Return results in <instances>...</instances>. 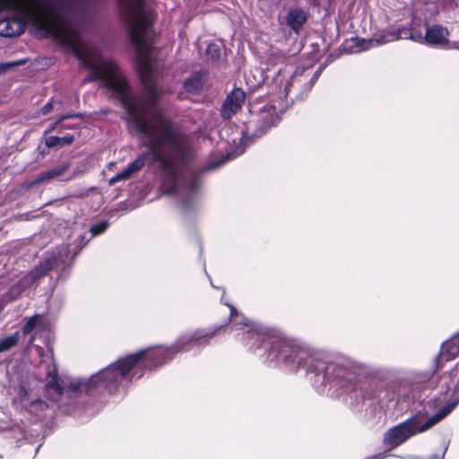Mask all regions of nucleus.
I'll return each instance as SVG.
<instances>
[{"instance_id": "obj_38", "label": "nucleus", "mask_w": 459, "mask_h": 459, "mask_svg": "<svg viewBox=\"0 0 459 459\" xmlns=\"http://www.w3.org/2000/svg\"><path fill=\"white\" fill-rule=\"evenodd\" d=\"M213 168H215V165H211V166L209 167V169H213Z\"/></svg>"}, {"instance_id": "obj_5", "label": "nucleus", "mask_w": 459, "mask_h": 459, "mask_svg": "<svg viewBox=\"0 0 459 459\" xmlns=\"http://www.w3.org/2000/svg\"><path fill=\"white\" fill-rule=\"evenodd\" d=\"M307 351L296 341L273 335L267 348V359L283 364L296 372L307 364Z\"/></svg>"}, {"instance_id": "obj_15", "label": "nucleus", "mask_w": 459, "mask_h": 459, "mask_svg": "<svg viewBox=\"0 0 459 459\" xmlns=\"http://www.w3.org/2000/svg\"><path fill=\"white\" fill-rule=\"evenodd\" d=\"M61 256L59 255L52 254L46 257L30 271L31 280L35 281L45 277L50 271L59 266Z\"/></svg>"}, {"instance_id": "obj_17", "label": "nucleus", "mask_w": 459, "mask_h": 459, "mask_svg": "<svg viewBox=\"0 0 459 459\" xmlns=\"http://www.w3.org/2000/svg\"><path fill=\"white\" fill-rule=\"evenodd\" d=\"M207 75L208 73L204 70L195 72L190 77L184 81L183 88L186 92L191 94L200 93Z\"/></svg>"}, {"instance_id": "obj_16", "label": "nucleus", "mask_w": 459, "mask_h": 459, "mask_svg": "<svg viewBox=\"0 0 459 459\" xmlns=\"http://www.w3.org/2000/svg\"><path fill=\"white\" fill-rule=\"evenodd\" d=\"M149 151L145 153L138 155L133 161H131L127 167L123 169L121 172L116 174L109 179L110 185H115L116 183L128 179L134 173L141 170L144 165L147 155H149Z\"/></svg>"}, {"instance_id": "obj_25", "label": "nucleus", "mask_w": 459, "mask_h": 459, "mask_svg": "<svg viewBox=\"0 0 459 459\" xmlns=\"http://www.w3.org/2000/svg\"><path fill=\"white\" fill-rule=\"evenodd\" d=\"M93 382L91 381V378L87 381H77V382H72L67 386V392L69 393H76V392H85L86 394H89L93 388Z\"/></svg>"}, {"instance_id": "obj_33", "label": "nucleus", "mask_w": 459, "mask_h": 459, "mask_svg": "<svg viewBox=\"0 0 459 459\" xmlns=\"http://www.w3.org/2000/svg\"><path fill=\"white\" fill-rule=\"evenodd\" d=\"M433 407H437L441 403V398H434L429 401Z\"/></svg>"}, {"instance_id": "obj_11", "label": "nucleus", "mask_w": 459, "mask_h": 459, "mask_svg": "<svg viewBox=\"0 0 459 459\" xmlns=\"http://www.w3.org/2000/svg\"><path fill=\"white\" fill-rule=\"evenodd\" d=\"M244 325L247 327L241 333L238 334V340L247 347L249 351H255L264 346L265 350L269 348L270 340L273 335L264 331L259 326L248 325L244 323Z\"/></svg>"}, {"instance_id": "obj_12", "label": "nucleus", "mask_w": 459, "mask_h": 459, "mask_svg": "<svg viewBox=\"0 0 459 459\" xmlns=\"http://www.w3.org/2000/svg\"><path fill=\"white\" fill-rule=\"evenodd\" d=\"M334 368L331 376V382L334 383L347 391H353L360 381V375L352 368H348L342 365L334 364Z\"/></svg>"}, {"instance_id": "obj_6", "label": "nucleus", "mask_w": 459, "mask_h": 459, "mask_svg": "<svg viewBox=\"0 0 459 459\" xmlns=\"http://www.w3.org/2000/svg\"><path fill=\"white\" fill-rule=\"evenodd\" d=\"M287 103L280 97L272 103L264 106L255 114H252L246 123V133L251 137L259 138L275 126L286 110Z\"/></svg>"}, {"instance_id": "obj_14", "label": "nucleus", "mask_w": 459, "mask_h": 459, "mask_svg": "<svg viewBox=\"0 0 459 459\" xmlns=\"http://www.w3.org/2000/svg\"><path fill=\"white\" fill-rule=\"evenodd\" d=\"M306 362L307 364L303 368H307V373H314L316 376L323 374V382H331V376L335 363H327L319 359H313L308 354Z\"/></svg>"}, {"instance_id": "obj_8", "label": "nucleus", "mask_w": 459, "mask_h": 459, "mask_svg": "<svg viewBox=\"0 0 459 459\" xmlns=\"http://www.w3.org/2000/svg\"><path fill=\"white\" fill-rule=\"evenodd\" d=\"M314 65L297 67L284 87L285 97L290 96L291 101L302 100L313 88L320 76L323 67L313 72Z\"/></svg>"}, {"instance_id": "obj_26", "label": "nucleus", "mask_w": 459, "mask_h": 459, "mask_svg": "<svg viewBox=\"0 0 459 459\" xmlns=\"http://www.w3.org/2000/svg\"><path fill=\"white\" fill-rule=\"evenodd\" d=\"M206 55L210 56L211 57H217L224 55V48L222 43L220 41L211 43L206 49Z\"/></svg>"}, {"instance_id": "obj_23", "label": "nucleus", "mask_w": 459, "mask_h": 459, "mask_svg": "<svg viewBox=\"0 0 459 459\" xmlns=\"http://www.w3.org/2000/svg\"><path fill=\"white\" fill-rule=\"evenodd\" d=\"M48 376L50 379L46 384L47 388L54 390L58 396H61L65 392V388L61 384L56 371L49 372Z\"/></svg>"}, {"instance_id": "obj_24", "label": "nucleus", "mask_w": 459, "mask_h": 459, "mask_svg": "<svg viewBox=\"0 0 459 459\" xmlns=\"http://www.w3.org/2000/svg\"><path fill=\"white\" fill-rule=\"evenodd\" d=\"M44 316L41 314H35L30 316L22 328V333L24 336L30 334L39 325L41 324Z\"/></svg>"}, {"instance_id": "obj_28", "label": "nucleus", "mask_w": 459, "mask_h": 459, "mask_svg": "<svg viewBox=\"0 0 459 459\" xmlns=\"http://www.w3.org/2000/svg\"><path fill=\"white\" fill-rule=\"evenodd\" d=\"M83 117H84V114H82V113H74V114L64 115V116L60 117L59 119L56 120L55 123L51 124L49 128L46 131L45 134H48V133L55 130L56 128L57 125L60 124L65 119H68V118H83Z\"/></svg>"}, {"instance_id": "obj_10", "label": "nucleus", "mask_w": 459, "mask_h": 459, "mask_svg": "<svg viewBox=\"0 0 459 459\" xmlns=\"http://www.w3.org/2000/svg\"><path fill=\"white\" fill-rule=\"evenodd\" d=\"M224 327L218 325L210 329H199L190 334L179 336L169 348L173 351V358L179 352L189 351L195 347L205 346Z\"/></svg>"}, {"instance_id": "obj_3", "label": "nucleus", "mask_w": 459, "mask_h": 459, "mask_svg": "<svg viewBox=\"0 0 459 459\" xmlns=\"http://www.w3.org/2000/svg\"><path fill=\"white\" fill-rule=\"evenodd\" d=\"M0 9L13 10L22 14L39 28L67 43L74 52V35L51 12L45 0H0Z\"/></svg>"}, {"instance_id": "obj_37", "label": "nucleus", "mask_w": 459, "mask_h": 459, "mask_svg": "<svg viewBox=\"0 0 459 459\" xmlns=\"http://www.w3.org/2000/svg\"><path fill=\"white\" fill-rule=\"evenodd\" d=\"M35 340L34 336L30 338V342H32Z\"/></svg>"}, {"instance_id": "obj_4", "label": "nucleus", "mask_w": 459, "mask_h": 459, "mask_svg": "<svg viewBox=\"0 0 459 459\" xmlns=\"http://www.w3.org/2000/svg\"><path fill=\"white\" fill-rule=\"evenodd\" d=\"M457 403V401L447 403L421 425L422 419L428 413L425 411H419L403 422L391 428L384 436V444L393 449L406 442L411 437L429 430L450 414Z\"/></svg>"}, {"instance_id": "obj_31", "label": "nucleus", "mask_w": 459, "mask_h": 459, "mask_svg": "<svg viewBox=\"0 0 459 459\" xmlns=\"http://www.w3.org/2000/svg\"><path fill=\"white\" fill-rule=\"evenodd\" d=\"M53 109V103L51 101L46 103L42 108H41V114L42 115H47L48 114L51 110Z\"/></svg>"}, {"instance_id": "obj_39", "label": "nucleus", "mask_w": 459, "mask_h": 459, "mask_svg": "<svg viewBox=\"0 0 459 459\" xmlns=\"http://www.w3.org/2000/svg\"><path fill=\"white\" fill-rule=\"evenodd\" d=\"M143 373L142 372L141 374H139V375H138V377H138V378H139V377H141L143 376Z\"/></svg>"}, {"instance_id": "obj_22", "label": "nucleus", "mask_w": 459, "mask_h": 459, "mask_svg": "<svg viewBox=\"0 0 459 459\" xmlns=\"http://www.w3.org/2000/svg\"><path fill=\"white\" fill-rule=\"evenodd\" d=\"M20 340L19 332H14L13 333L5 336L3 339H0V353L5 352L15 347Z\"/></svg>"}, {"instance_id": "obj_34", "label": "nucleus", "mask_w": 459, "mask_h": 459, "mask_svg": "<svg viewBox=\"0 0 459 459\" xmlns=\"http://www.w3.org/2000/svg\"><path fill=\"white\" fill-rule=\"evenodd\" d=\"M197 187V182L196 180H192L189 185V188L191 191H195Z\"/></svg>"}, {"instance_id": "obj_35", "label": "nucleus", "mask_w": 459, "mask_h": 459, "mask_svg": "<svg viewBox=\"0 0 459 459\" xmlns=\"http://www.w3.org/2000/svg\"><path fill=\"white\" fill-rule=\"evenodd\" d=\"M230 159V155H226L224 157H222L218 162H217V165H221L222 163H224L225 161H227L228 160Z\"/></svg>"}, {"instance_id": "obj_18", "label": "nucleus", "mask_w": 459, "mask_h": 459, "mask_svg": "<svg viewBox=\"0 0 459 459\" xmlns=\"http://www.w3.org/2000/svg\"><path fill=\"white\" fill-rule=\"evenodd\" d=\"M449 31L440 25H433L426 31L425 40L429 44L446 45L448 43Z\"/></svg>"}, {"instance_id": "obj_13", "label": "nucleus", "mask_w": 459, "mask_h": 459, "mask_svg": "<svg viewBox=\"0 0 459 459\" xmlns=\"http://www.w3.org/2000/svg\"><path fill=\"white\" fill-rule=\"evenodd\" d=\"M246 100V93L240 88H235L227 95L221 108V117L224 120L230 119L242 108Z\"/></svg>"}, {"instance_id": "obj_7", "label": "nucleus", "mask_w": 459, "mask_h": 459, "mask_svg": "<svg viewBox=\"0 0 459 459\" xmlns=\"http://www.w3.org/2000/svg\"><path fill=\"white\" fill-rule=\"evenodd\" d=\"M136 359L129 355L117 359L105 369L91 377L95 386H102L108 393L118 389L119 384L135 368Z\"/></svg>"}, {"instance_id": "obj_27", "label": "nucleus", "mask_w": 459, "mask_h": 459, "mask_svg": "<svg viewBox=\"0 0 459 459\" xmlns=\"http://www.w3.org/2000/svg\"><path fill=\"white\" fill-rule=\"evenodd\" d=\"M27 61L28 59H17L16 61L0 63V74H4L13 67L23 65Z\"/></svg>"}, {"instance_id": "obj_29", "label": "nucleus", "mask_w": 459, "mask_h": 459, "mask_svg": "<svg viewBox=\"0 0 459 459\" xmlns=\"http://www.w3.org/2000/svg\"><path fill=\"white\" fill-rule=\"evenodd\" d=\"M108 225L109 224L107 221H102L94 223L93 225H91V227L90 229V232L92 234V236L100 235L106 231Z\"/></svg>"}, {"instance_id": "obj_20", "label": "nucleus", "mask_w": 459, "mask_h": 459, "mask_svg": "<svg viewBox=\"0 0 459 459\" xmlns=\"http://www.w3.org/2000/svg\"><path fill=\"white\" fill-rule=\"evenodd\" d=\"M306 20L307 15L301 10L290 11L287 16V23L296 31L299 30Z\"/></svg>"}, {"instance_id": "obj_9", "label": "nucleus", "mask_w": 459, "mask_h": 459, "mask_svg": "<svg viewBox=\"0 0 459 459\" xmlns=\"http://www.w3.org/2000/svg\"><path fill=\"white\" fill-rule=\"evenodd\" d=\"M129 356L136 359L135 369L141 368L149 370H154L174 359L173 351L163 346L142 350ZM136 373L137 370L134 372V376Z\"/></svg>"}, {"instance_id": "obj_36", "label": "nucleus", "mask_w": 459, "mask_h": 459, "mask_svg": "<svg viewBox=\"0 0 459 459\" xmlns=\"http://www.w3.org/2000/svg\"><path fill=\"white\" fill-rule=\"evenodd\" d=\"M381 458H385V455H377V457L376 459H381Z\"/></svg>"}, {"instance_id": "obj_32", "label": "nucleus", "mask_w": 459, "mask_h": 459, "mask_svg": "<svg viewBox=\"0 0 459 459\" xmlns=\"http://www.w3.org/2000/svg\"><path fill=\"white\" fill-rule=\"evenodd\" d=\"M230 321H235L236 318L238 316V312L236 309V307L231 306V305H230Z\"/></svg>"}, {"instance_id": "obj_1", "label": "nucleus", "mask_w": 459, "mask_h": 459, "mask_svg": "<svg viewBox=\"0 0 459 459\" xmlns=\"http://www.w3.org/2000/svg\"><path fill=\"white\" fill-rule=\"evenodd\" d=\"M105 72H95L92 79L102 78L105 85L116 94L126 114L134 124L136 133L146 139L145 146L149 153L160 164L163 173L173 181L179 178V171L174 161L160 152L162 146L180 152L182 151V132L179 126L168 115L155 112L146 119L136 110L134 103L128 99L129 85L125 78L115 77V67L108 66Z\"/></svg>"}, {"instance_id": "obj_19", "label": "nucleus", "mask_w": 459, "mask_h": 459, "mask_svg": "<svg viewBox=\"0 0 459 459\" xmlns=\"http://www.w3.org/2000/svg\"><path fill=\"white\" fill-rule=\"evenodd\" d=\"M70 168V163H63L57 165L47 171L41 172L38 178L35 180L36 183H44L53 178H56L64 175Z\"/></svg>"}, {"instance_id": "obj_30", "label": "nucleus", "mask_w": 459, "mask_h": 459, "mask_svg": "<svg viewBox=\"0 0 459 459\" xmlns=\"http://www.w3.org/2000/svg\"><path fill=\"white\" fill-rule=\"evenodd\" d=\"M352 40L355 42V44L358 47H361L362 48H368L372 42V40L359 39L358 38H356Z\"/></svg>"}, {"instance_id": "obj_2", "label": "nucleus", "mask_w": 459, "mask_h": 459, "mask_svg": "<svg viewBox=\"0 0 459 459\" xmlns=\"http://www.w3.org/2000/svg\"><path fill=\"white\" fill-rule=\"evenodd\" d=\"M80 60V67L89 70V74L84 78L83 83L91 82H101L103 87L110 91L105 85V80L102 78L98 79H91L92 75L97 71L105 72V68L108 66L115 67V77L119 78L122 76L128 82L126 75L123 73V71L119 68V66L113 61V59H79ZM135 66L137 68L138 75L145 91V100L141 102L140 110L137 108L134 103V96H131V86H129V91L127 92L128 99L134 103L136 110L143 116L144 118H148L152 112L149 113L146 117L144 116L145 108L147 107H156L160 101V94L158 91L157 87V78H156V67L154 65V61L156 59H134ZM129 83V82H127ZM130 85V84H128ZM156 112H161L165 114L161 110H156ZM155 113V111H153Z\"/></svg>"}, {"instance_id": "obj_21", "label": "nucleus", "mask_w": 459, "mask_h": 459, "mask_svg": "<svg viewBox=\"0 0 459 459\" xmlns=\"http://www.w3.org/2000/svg\"><path fill=\"white\" fill-rule=\"evenodd\" d=\"M75 141V137L72 134H66L65 136L59 137V136H49L46 138L45 144L48 148H53L56 146H65L70 145Z\"/></svg>"}]
</instances>
